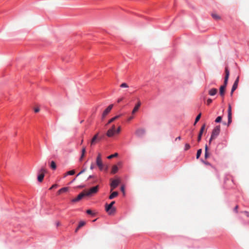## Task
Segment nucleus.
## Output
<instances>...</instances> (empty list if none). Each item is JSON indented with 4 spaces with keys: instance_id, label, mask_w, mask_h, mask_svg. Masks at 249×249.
I'll return each mask as SVG.
<instances>
[{
    "instance_id": "f257e3e1",
    "label": "nucleus",
    "mask_w": 249,
    "mask_h": 249,
    "mask_svg": "<svg viewBox=\"0 0 249 249\" xmlns=\"http://www.w3.org/2000/svg\"><path fill=\"white\" fill-rule=\"evenodd\" d=\"M225 76L224 78V84L220 87L219 93L220 95L223 97L225 94L226 88L228 84V81L230 75V71L227 67L225 70Z\"/></svg>"
},
{
    "instance_id": "f03ea898",
    "label": "nucleus",
    "mask_w": 249,
    "mask_h": 249,
    "mask_svg": "<svg viewBox=\"0 0 249 249\" xmlns=\"http://www.w3.org/2000/svg\"><path fill=\"white\" fill-rule=\"evenodd\" d=\"M115 201H112L109 204L107 203L105 205V210L109 215H113L116 212V208L113 207L115 204Z\"/></svg>"
},
{
    "instance_id": "7ed1b4c3",
    "label": "nucleus",
    "mask_w": 249,
    "mask_h": 249,
    "mask_svg": "<svg viewBox=\"0 0 249 249\" xmlns=\"http://www.w3.org/2000/svg\"><path fill=\"white\" fill-rule=\"evenodd\" d=\"M96 164L99 167L100 170H102L104 169V165L103 163L102 158H101V154L99 153L96 160Z\"/></svg>"
},
{
    "instance_id": "20e7f679",
    "label": "nucleus",
    "mask_w": 249,
    "mask_h": 249,
    "mask_svg": "<svg viewBox=\"0 0 249 249\" xmlns=\"http://www.w3.org/2000/svg\"><path fill=\"white\" fill-rule=\"evenodd\" d=\"M111 181L110 183V191H112L114 189H115L118 185L120 183V180L119 178L115 179H110Z\"/></svg>"
},
{
    "instance_id": "39448f33",
    "label": "nucleus",
    "mask_w": 249,
    "mask_h": 249,
    "mask_svg": "<svg viewBox=\"0 0 249 249\" xmlns=\"http://www.w3.org/2000/svg\"><path fill=\"white\" fill-rule=\"evenodd\" d=\"M220 131V126L219 125L215 126L212 131L211 135L212 139H215L219 135Z\"/></svg>"
},
{
    "instance_id": "423d86ee",
    "label": "nucleus",
    "mask_w": 249,
    "mask_h": 249,
    "mask_svg": "<svg viewBox=\"0 0 249 249\" xmlns=\"http://www.w3.org/2000/svg\"><path fill=\"white\" fill-rule=\"evenodd\" d=\"M98 189H99L98 185H97L95 187L91 188L88 191L85 192L87 194V196H89L93 194L96 193L98 192Z\"/></svg>"
},
{
    "instance_id": "0eeeda50",
    "label": "nucleus",
    "mask_w": 249,
    "mask_h": 249,
    "mask_svg": "<svg viewBox=\"0 0 249 249\" xmlns=\"http://www.w3.org/2000/svg\"><path fill=\"white\" fill-rule=\"evenodd\" d=\"M145 133V129L142 128H138L135 131V135L138 137L143 136Z\"/></svg>"
},
{
    "instance_id": "6e6552de",
    "label": "nucleus",
    "mask_w": 249,
    "mask_h": 249,
    "mask_svg": "<svg viewBox=\"0 0 249 249\" xmlns=\"http://www.w3.org/2000/svg\"><path fill=\"white\" fill-rule=\"evenodd\" d=\"M85 196H87L86 192L84 191L82 192V193L79 194L76 198L73 199L72 201L73 202L78 201L80 200H81L82 198H83Z\"/></svg>"
},
{
    "instance_id": "1a4fd4ad",
    "label": "nucleus",
    "mask_w": 249,
    "mask_h": 249,
    "mask_svg": "<svg viewBox=\"0 0 249 249\" xmlns=\"http://www.w3.org/2000/svg\"><path fill=\"white\" fill-rule=\"evenodd\" d=\"M239 77H237L235 81H234V83L232 87L231 92V95L232 96L233 92L238 87V85L239 83Z\"/></svg>"
},
{
    "instance_id": "9d476101",
    "label": "nucleus",
    "mask_w": 249,
    "mask_h": 249,
    "mask_svg": "<svg viewBox=\"0 0 249 249\" xmlns=\"http://www.w3.org/2000/svg\"><path fill=\"white\" fill-rule=\"evenodd\" d=\"M113 105L112 104L110 105L103 112L102 114V119H104L106 116L109 113L110 110L112 109Z\"/></svg>"
},
{
    "instance_id": "9b49d317",
    "label": "nucleus",
    "mask_w": 249,
    "mask_h": 249,
    "mask_svg": "<svg viewBox=\"0 0 249 249\" xmlns=\"http://www.w3.org/2000/svg\"><path fill=\"white\" fill-rule=\"evenodd\" d=\"M228 125H229L231 122V107L230 105L228 106Z\"/></svg>"
},
{
    "instance_id": "f8f14e48",
    "label": "nucleus",
    "mask_w": 249,
    "mask_h": 249,
    "mask_svg": "<svg viewBox=\"0 0 249 249\" xmlns=\"http://www.w3.org/2000/svg\"><path fill=\"white\" fill-rule=\"evenodd\" d=\"M98 135L99 133H97L93 136L90 142L91 145L95 144L97 141L100 140V138L98 137Z\"/></svg>"
},
{
    "instance_id": "ddd939ff",
    "label": "nucleus",
    "mask_w": 249,
    "mask_h": 249,
    "mask_svg": "<svg viewBox=\"0 0 249 249\" xmlns=\"http://www.w3.org/2000/svg\"><path fill=\"white\" fill-rule=\"evenodd\" d=\"M141 105V103L140 101L139 100L138 102V103L137 104V105H136L135 107H134V108H133V109L132 111V114H135L139 110V107H140Z\"/></svg>"
},
{
    "instance_id": "4468645a",
    "label": "nucleus",
    "mask_w": 249,
    "mask_h": 249,
    "mask_svg": "<svg viewBox=\"0 0 249 249\" xmlns=\"http://www.w3.org/2000/svg\"><path fill=\"white\" fill-rule=\"evenodd\" d=\"M205 125L203 124L200 129V132L199 133L198 138H197V141L198 142H200L201 139V136H202V133L203 132V131L205 129Z\"/></svg>"
},
{
    "instance_id": "2eb2a0df",
    "label": "nucleus",
    "mask_w": 249,
    "mask_h": 249,
    "mask_svg": "<svg viewBox=\"0 0 249 249\" xmlns=\"http://www.w3.org/2000/svg\"><path fill=\"white\" fill-rule=\"evenodd\" d=\"M115 131L109 129L107 132V136L108 137H111L114 136Z\"/></svg>"
},
{
    "instance_id": "dca6fc26",
    "label": "nucleus",
    "mask_w": 249,
    "mask_h": 249,
    "mask_svg": "<svg viewBox=\"0 0 249 249\" xmlns=\"http://www.w3.org/2000/svg\"><path fill=\"white\" fill-rule=\"evenodd\" d=\"M217 92V89L215 88H213L209 91V94L211 96H213L215 95Z\"/></svg>"
},
{
    "instance_id": "f3484780",
    "label": "nucleus",
    "mask_w": 249,
    "mask_h": 249,
    "mask_svg": "<svg viewBox=\"0 0 249 249\" xmlns=\"http://www.w3.org/2000/svg\"><path fill=\"white\" fill-rule=\"evenodd\" d=\"M121 115H117V116L112 118L111 119H110L108 121V123L106 125H108V124H111V123H112L113 122H114L116 120H117L118 118H119L121 117Z\"/></svg>"
},
{
    "instance_id": "a211bd4d",
    "label": "nucleus",
    "mask_w": 249,
    "mask_h": 249,
    "mask_svg": "<svg viewBox=\"0 0 249 249\" xmlns=\"http://www.w3.org/2000/svg\"><path fill=\"white\" fill-rule=\"evenodd\" d=\"M68 190H69L68 187L62 188L58 190V191L57 192V194H58V195H60L61 194H62L63 193L67 192L68 191Z\"/></svg>"
},
{
    "instance_id": "6ab92c4d",
    "label": "nucleus",
    "mask_w": 249,
    "mask_h": 249,
    "mask_svg": "<svg viewBox=\"0 0 249 249\" xmlns=\"http://www.w3.org/2000/svg\"><path fill=\"white\" fill-rule=\"evenodd\" d=\"M211 15L213 18L215 20H218L221 19L220 17L216 13H212Z\"/></svg>"
},
{
    "instance_id": "aec40b11",
    "label": "nucleus",
    "mask_w": 249,
    "mask_h": 249,
    "mask_svg": "<svg viewBox=\"0 0 249 249\" xmlns=\"http://www.w3.org/2000/svg\"><path fill=\"white\" fill-rule=\"evenodd\" d=\"M118 195V193L117 192H113L109 196V199H112L114 197H116Z\"/></svg>"
},
{
    "instance_id": "412c9836",
    "label": "nucleus",
    "mask_w": 249,
    "mask_h": 249,
    "mask_svg": "<svg viewBox=\"0 0 249 249\" xmlns=\"http://www.w3.org/2000/svg\"><path fill=\"white\" fill-rule=\"evenodd\" d=\"M118 171V168L116 165H113L111 170V173L114 174Z\"/></svg>"
},
{
    "instance_id": "4be33fe9",
    "label": "nucleus",
    "mask_w": 249,
    "mask_h": 249,
    "mask_svg": "<svg viewBox=\"0 0 249 249\" xmlns=\"http://www.w3.org/2000/svg\"><path fill=\"white\" fill-rule=\"evenodd\" d=\"M44 177V175L43 174H40L38 175L37 179L39 182H42L43 178Z\"/></svg>"
},
{
    "instance_id": "5701e85b",
    "label": "nucleus",
    "mask_w": 249,
    "mask_h": 249,
    "mask_svg": "<svg viewBox=\"0 0 249 249\" xmlns=\"http://www.w3.org/2000/svg\"><path fill=\"white\" fill-rule=\"evenodd\" d=\"M51 167L53 169V170H54V169H56V164H55V163L54 162V161H52L51 162Z\"/></svg>"
},
{
    "instance_id": "b1692460",
    "label": "nucleus",
    "mask_w": 249,
    "mask_h": 249,
    "mask_svg": "<svg viewBox=\"0 0 249 249\" xmlns=\"http://www.w3.org/2000/svg\"><path fill=\"white\" fill-rule=\"evenodd\" d=\"M201 152H202L201 149H199L197 150V153H196V159H198L200 157Z\"/></svg>"
},
{
    "instance_id": "393cba45",
    "label": "nucleus",
    "mask_w": 249,
    "mask_h": 249,
    "mask_svg": "<svg viewBox=\"0 0 249 249\" xmlns=\"http://www.w3.org/2000/svg\"><path fill=\"white\" fill-rule=\"evenodd\" d=\"M86 224V222L83 221H81L79 222L78 225V228H81Z\"/></svg>"
},
{
    "instance_id": "a878e982",
    "label": "nucleus",
    "mask_w": 249,
    "mask_h": 249,
    "mask_svg": "<svg viewBox=\"0 0 249 249\" xmlns=\"http://www.w3.org/2000/svg\"><path fill=\"white\" fill-rule=\"evenodd\" d=\"M117 156H118V153H115L114 154H112V155H111L109 156L108 157H107V158L108 159H112V158H113L114 157H117Z\"/></svg>"
},
{
    "instance_id": "bb28decb",
    "label": "nucleus",
    "mask_w": 249,
    "mask_h": 249,
    "mask_svg": "<svg viewBox=\"0 0 249 249\" xmlns=\"http://www.w3.org/2000/svg\"><path fill=\"white\" fill-rule=\"evenodd\" d=\"M120 87L127 88L129 87V86H128V85L126 83H122V84L120 85Z\"/></svg>"
},
{
    "instance_id": "cd10ccee",
    "label": "nucleus",
    "mask_w": 249,
    "mask_h": 249,
    "mask_svg": "<svg viewBox=\"0 0 249 249\" xmlns=\"http://www.w3.org/2000/svg\"><path fill=\"white\" fill-rule=\"evenodd\" d=\"M74 174H75L74 170H72L67 172V175H73Z\"/></svg>"
},
{
    "instance_id": "c85d7f7f",
    "label": "nucleus",
    "mask_w": 249,
    "mask_h": 249,
    "mask_svg": "<svg viewBox=\"0 0 249 249\" xmlns=\"http://www.w3.org/2000/svg\"><path fill=\"white\" fill-rule=\"evenodd\" d=\"M221 120H222V117L221 116H218V117H217L216 118V119L215 120V122L216 123H219V122H220L221 121Z\"/></svg>"
},
{
    "instance_id": "c756f323",
    "label": "nucleus",
    "mask_w": 249,
    "mask_h": 249,
    "mask_svg": "<svg viewBox=\"0 0 249 249\" xmlns=\"http://www.w3.org/2000/svg\"><path fill=\"white\" fill-rule=\"evenodd\" d=\"M201 113H199L196 117V123H197L200 119V117H201Z\"/></svg>"
},
{
    "instance_id": "7c9ffc66",
    "label": "nucleus",
    "mask_w": 249,
    "mask_h": 249,
    "mask_svg": "<svg viewBox=\"0 0 249 249\" xmlns=\"http://www.w3.org/2000/svg\"><path fill=\"white\" fill-rule=\"evenodd\" d=\"M86 171V168H84L83 169H82L77 175V177L79 176L80 175L84 173V172H85Z\"/></svg>"
},
{
    "instance_id": "2f4dec72",
    "label": "nucleus",
    "mask_w": 249,
    "mask_h": 249,
    "mask_svg": "<svg viewBox=\"0 0 249 249\" xmlns=\"http://www.w3.org/2000/svg\"><path fill=\"white\" fill-rule=\"evenodd\" d=\"M190 148L189 144L186 143L185 145V150H187Z\"/></svg>"
},
{
    "instance_id": "473e14b6",
    "label": "nucleus",
    "mask_w": 249,
    "mask_h": 249,
    "mask_svg": "<svg viewBox=\"0 0 249 249\" xmlns=\"http://www.w3.org/2000/svg\"><path fill=\"white\" fill-rule=\"evenodd\" d=\"M46 172V170L44 168H42L40 170V174H43L44 175V173Z\"/></svg>"
},
{
    "instance_id": "72a5a7b5",
    "label": "nucleus",
    "mask_w": 249,
    "mask_h": 249,
    "mask_svg": "<svg viewBox=\"0 0 249 249\" xmlns=\"http://www.w3.org/2000/svg\"><path fill=\"white\" fill-rule=\"evenodd\" d=\"M120 131H121V126H119L118 127L117 129L116 130H115V133H119L120 132Z\"/></svg>"
},
{
    "instance_id": "f704fd0d",
    "label": "nucleus",
    "mask_w": 249,
    "mask_h": 249,
    "mask_svg": "<svg viewBox=\"0 0 249 249\" xmlns=\"http://www.w3.org/2000/svg\"><path fill=\"white\" fill-rule=\"evenodd\" d=\"M212 102V100L211 99H208L207 101V104L209 105Z\"/></svg>"
},
{
    "instance_id": "c9c22d12",
    "label": "nucleus",
    "mask_w": 249,
    "mask_h": 249,
    "mask_svg": "<svg viewBox=\"0 0 249 249\" xmlns=\"http://www.w3.org/2000/svg\"><path fill=\"white\" fill-rule=\"evenodd\" d=\"M209 157V154L208 152H205V158L207 159Z\"/></svg>"
},
{
    "instance_id": "e433bc0d",
    "label": "nucleus",
    "mask_w": 249,
    "mask_h": 249,
    "mask_svg": "<svg viewBox=\"0 0 249 249\" xmlns=\"http://www.w3.org/2000/svg\"><path fill=\"white\" fill-rule=\"evenodd\" d=\"M86 153V147H83L82 149V154L85 155Z\"/></svg>"
},
{
    "instance_id": "4c0bfd02",
    "label": "nucleus",
    "mask_w": 249,
    "mask_h": 249,
    "mask_svg": "<svg viewBox=\"0 0 249 249\" xmlns=\"http://www.w3.org/2000/svg\"><path fill=\"white\" fill-rule=\"evenodd\" d=\"M238 206L236 205L235 208H234V211L237 213H238Z\"/></svg>"
},
{
    "instance_id": "58836bf2",
    "label": "nucleus",
    "mask_w": 249,
    "mask_h": 249,
    "mask_svg": "<svg viewBox=\"0 0 249 249\" xmlns=\"http://www.w3.org/2000/svg\"><path fill=\"white\" fill-rule=\"evenodd\" d=\"M87 213L89 214H92V212L90 210H88L87 211Z\"/></svg>"
},
{
    "instance_id": "ea45409f",
    "label": "nucleus",
    "mask_w": 249,
    "mask_h": 249,
    "mask_svg": "<svg viewBox=\"0 0 249 249\" xmlns=\"http://www.w3.org/2000/svg\"><path fill=\"white\" fill-rule=\"evenodd\" d=\"M243 213H244L246 216L248 217H249V212L247 211H244L243 212Z\"/></svg>"
},
{
    "instance_id": "a19ab883",
    "label": "nucleus",
    "mask_w": 249,
    "mask_h": 249,
    "mask_svg": "<svg viewBox=\"0 0 249 249\" xmlns=\"http://www.w3.org/2000/svg\"><path fill=\"white\" fill-rule=\"evenodd\" d=\"M57 187V184H53L50 188V190H51L53 188H55Z\"/></svg>"
},
{
    "instance_id": "79ce46f5",
    "label": "nucleus",
    "mask_w": 249,
    "mask_h": 249,
    "mask_svg": "<svg viewBox=\"0 0 249 249\" xmlns=\"http://www.w3.org/2000/svg\"><path fill=\"white\" fill-rule=\"evenodd\" d=\"M84 156H85L84 154H81V157H80V158L79 159L80 161H82V160L84 158Z\"/></svg>"
},
{
    "instance_id": "37998d69",
    "label": "nucleus",
    "mask_w": 249,
    "mask_h": 249,
    "mask_svg": "<svg viewBox=\"0 0 249 249\" xmlns=\"http://www.w3.org/2000/svg\"><path fill=\"white\" fill-rule=\"evenodd\" d=\"M39 110L40 109H39V108L38 107L35 108V112L36 113H37V112H38L39 111Z\"/></svg>"
},
{
    "instance_id": "c03bdc74",
    "label": "nucleus",
    "mask_w": 249,
    "mask_h": 249,
    "mask_svg": "<svg viewBox=\"0 0 249 249\" xmlns=\"http://www.w3.org/2000/svg\"><path fill=\"white\" fill-rule=\"evenodd\" d=\"M121 191L122 192H123L124 193V186H121Z\"/></svg>"
},
{
    "instance_id": "a18cd8bd",
    "label": "nucleus",
    "mask_w": 249,
    "mask_h": 249,
    "mask_svg": "<svg viewBox=\"0 0 249 249\" xmlns=\"http://www.w3.org/2000/svg\"><path fill=\"white\" fill-rule=\"evenodd\" d=\"M110 129L114 131H115V126L114 125H113Z\"/></svg>"
},
{
    "instance_id": "49530a36",
    "label": "nucleus",
    "mask_w": 249,
    "mask_h": 249,
    "mask_svg": "<svg viewBox=\"0 0 249 249\" xmlns=\"http://www.w3.org/2000/svg\"><path fill=\"white\" fill-rule=\"evenodd\" d=\"M205 152H208V147L207 145H206L205 146Z\"/></svg>"
},
{
    "instance_id": "de8ad7c7",
    "label": "nucleus",
    "mask_w": 249,
    "mask_h": 249,
    "mask_svg": "<svg viewBox=\"0 0 249 249\" xmlns=\"http://www.w3.org/2000/svg\"><path fill=\"white\" fill-rule=\"evenodd\" d=\"M94 165L93 164V163H91L90 167V169L91 170H92L93 169H94Z\"/></svg>"
},
{
    "instance_id": "09e8293b",
    "label": "nucleus",
    "mask_w": 249,
    "mask_h": 249,
    "mask_svg": "<svg viewBox=\"0 0 249 249\" xmlns=\"http://www.w3.org/2000/svg\"><path fill=\"white\" fill-rule=\"evenodd\" d=\"M123 98H120L118 99L117 102H118V103H120V102H122L123 101Z\"/></svg>"
},
{
    "instance_id": "8fccbe9b",
    "label": "nucleus",
    "mask_w": 249,
    "mask_h": 249,
    "mask_svg": "<svg viewBox=\"0 0 249 249\" xmlns=\"http://www.w3.org/2000/svg\"><path fill=\"white\" fill-rule=\"evenodd\" d=\"M213 139H212V136H211V138H210V140H209V144H210V143H211V142H212V140H213Z\"/></svg>"
},
{
    "instance_id": "3c124183",
    "label": "nucleus",
    "mask_w": 249,
    "mask_h": 249,
    "mask_svg": "<svg viewBox=\"0 0 249 249\" xmlns=\"http://www.w3.org/2000/svg\"><path fill=\"white\" fill-rule=\"evenodd\" d=\"M93 178V176L90 175L88 179H89L90 178Z\"/></svg>"
},
{
    "instance_id": "603ef678",
    "label": "nucleus",
    "mask_w": 249,
    "mask_h": 249,
    "mask_svg": "<svg viewBox=\"0 0 249 249\" xmlns=\"http://www.w3.org/2000/svg\"><path fill=\"white\" fill-rule=\"evenodd\" d=\"M181 139V137L180 136L177 137L176 139V140H180Z\"/></svg>"
},
{
    "instance_id": "864d4df0",
    "label": "nucleus",
    "mask_w": 249,
    "mask_h": 249,
    "mask_svg": "<svg viewBox=\"0 0 249 249\" xmlns=\"http://www.w3.org/2000/svg\"><path fill=\"white\" fill-rule=\"evenodd\" d=\"M133 119V117H130V118H128V121H130L131 120H132Z\"/></svg>"
},
{
    "instance_id": "5fc2aeb1",
    "label": "nucleus",
    "mask_w": 249,
    "mask_h": 249,
    "mask_svg": "<svg viewBox=\"0 0 249 249\" xmlns=\"http://www.w3.org/2000/svg\"><path fill=\"white\" fill-rule=\"evenodd\" d=\"M79 229H80V228H78V227H77V228L76 229V230H75V232H77V231H78V230H79Z\"/></svg>"
},
{
    "instance_id": "6e6d98bb",
    "label": "nucleus",
    "mask_w": 249,
    "mask_h": 249,
    "mask_svg": "<svg viewBox=\"0 0 249 249\" xmlns=\"http://www.w3.org/2000/svg\"><path fill=\"white\" fill-rule=\"evenodd\" d=\"M67 175H67V173L65 174V175H64V177H66Z\"/></svg>"
},
{
    "instance_id": "4d7b16f0",
    "label": "nucleus",
    "mask_w": 249,
    "mask_h": 249,
    "mask_svg": "<svg viewBox=\"0 0 249 249\" xmlns=\"http://www.w3.org/2000/svg\"><path fill=\"white\" fill-rule=\"evenodd\" d=\"M75 180V178H74L72 180V181H74Z\"/></svg>"
},
{
    "instance_id": "13d9d810",
    "label": "nucleus",
    "mask_w": 249,
    "mask_h": 249,
    "mask_svg": "<svg viewBox=\"0 0 249 249\" xmlns=\"http://www.w3.org/2000/svg\"><path fill=\"white\" fill-rule=\"evenodd\" d=\"M197 123H196V121L194 123V125H195Z\"/></svg>"
},
{
    "instance_id": "bf43d9fd",
    "label": "nucleus",
    "mask_w": 249,
    "mask_h": 249,
    "mask_svg": "<svg viewBox=\"0 0 249 249\" xmlns=\"http://www.w3.org/2000/svg\"><path fill=\"white\" fill-rule=\"evenodd\" d=\"M206 164H209V163H208V162L206 163Z\"/></svg>"
}]
</instances>
